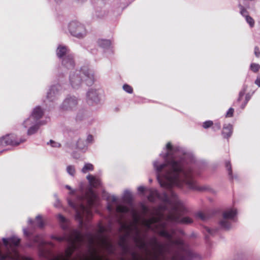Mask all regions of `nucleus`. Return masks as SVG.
<instances>
[{
	"label": "nucleus",
	"instance_id": "58",
	"mask_svg": "<svg viewBox=\"0 0 260 260\" xmlns=\"http://www.w3.org/2000/svg\"><path fill=\"white\" fill-rule=\"evenodd\" d=\"M80 141L81 140H79L77 143V147L78 148H80V149H81L82 148L80 146Z\"/></svg>",
	"mask_w": 260,
	"mask_h": 260
},
{
	"label": "nucleus",
	"instance_id": "7",
	"mask_svg": "<svg viewBox=\"0 0 260 260\" xmlns=\"http://www.w3.org/2000/svg\"><path fill=\"white\" fill-rule=\"evenodd\" d=\"M25 141V139L19 138L14 134H7L0 138V146H18Z\"/></svg>",
	"mask_w": 260,
	"mask_h": 260
},
{
	"label": "nucleus",
	"instance_id": "48",
	"mask_svg": "<svg viewBox=\"0 0 260 260\" xmlns=\"http://www.w3.org/2000/svg\"><path fill=\"white\" fill-rule=\"evenodd\" d=\"M156 229L160 228L161 230L162 229H166L167 227V224L166 222H161L156 225Z\"/></svg>",
	"mask_w": 260,
	"mask_h": 260
},
{
	"label": "nucleus",
	"instance_id": "62",
	"mask_svg": "<svg viewBox=\"0 0 260 260\" xmlns=\"http://www.w3.org/2000/svg\"><path fill=\"white\" fill-rule=\"evenodd\" d=\"M206 238L207 239L208 238V236H206Z\"/></svg>",
	"mask_w": 260,
	"mask_h": 260
},
{
	"label": "nucleus",
	"instance_id": "42",
	"mask_svg": "<svg viewBox=\"0 0 260 260\" xmlns=\"http://www.w3.org/2000/svg\"><path fill=\"white\" fill-rule=\"evenodd\" d=\"M212 128L214 131H219L221 128V124L219 122L213 123Z\"/></svg>",
	"mask_w": 260,
	"mask_h": 260
},
{
	"label": "nucleus",
	"instance_id": "4",
	"mask_svg": "<svg viewBox=\"0 0 260 260\" xmlns=\"http://www.w3.org/2000/svg\"><path fill=\"white\" fill-rule=\"evenodd\" d=\"M70 80L73 88L79 87L82 81H84L87 86L92 85L94 82L93 75L85 67L82 68L80 71L71 74Z\"/></svg>",
	"mask_w": 260,
	"mask_h": 260
},
{
	"label": "nucleus",
	"instance_id": "54",
	"mask_svg": "<svg viewBox=\"0 0 260 260\" xmlns=\"http://www.w3.org/2000/svg\"><path fill=\"white\" fill-rule=\"evenodd\" d=\"M255 83L259 87H260V79L257 78L255 81Z\"/></svg>",
	"mask_w": 260,
	"mask_h": 260
},
{
	"label": "nucleus",
	"instance_id": "17",
	"mask_svg": "<svg viewBox=\"0 0 260 260\" xmlns=\"http://www.w3.org/2000/svg\"><path fill=\"white\" fill-rule=\"evenodd\" d=\"M233 129V125L231 124H225L223 127L222 135L224 138L229 139L232 135Z\"/></svg>",
	"mask_w": 260,
	"mask_h": 260
},
{
	"label": "nucleus",
	"instance_id": "35",
	"mask_svg": "<svg viewBox=\"0 0 260 260\" xmlns=\"http://www.w3.org/2000/svg\"><path fill=\"white\" fill-rule=\"evenodd\" d=\"M213 124V122L211 120H207L203 123L202 126L205 129H207L209 127H212Z\"/></svg>",
	"mask_w": 260,
	"mask_h": 260
},
{
	"label": "nucleus",
	"instance_id": "61",
	"mask_svg": "<svg viewBox=\"0 0 260 260\" xmlns=\"http://www.w3.org/2000/svg\"><path fill=\"white\" fill-rule=\"evenodd\" d=\"M165 197H166V198H167V194H165Z\"/></svg>",
	"mask_w": 260,
	"mask_h": 260
},
{
	"label": "nucleus",
	"instance_id": "57",
	"mask_svg": "<svg viewBox=\"0 0 260 260\" xmlns=\"http://www.w3.org/2000/svg\"><path fill=\"white\" fill-rule=\"evenodd\" d=\"M66 188H67L69 190H71V193H74V191L73 190H72V188H71V186H70L69 185H67L66 186Z\"/></svg>",
	"mask_w": 260,
	"mask_h": 260
},
{
	"label": "nucleus",
	"instance_id": "46",
	"mask_svg": "<svg viewBox=\"0 0 260 260\" xmlns=\"http://www.w3.org/2000/svg\"><path fill=\"white\" fill-rule=\"evenodd\" d=\"M57 218H58L59 221L62 224H63L66 222V218L63 215H62L61 214L58 215Z\"/></svg>",
	"mask_w": 260,
	"mask_h": 260
},
{
	"label": "nucleus",
	"instance_id": "47",
	"mask_svg": "<svg viewBox=\"0 0 260 260\" xmlns=\"http://www.w3.org/2000/svg\"><path fill=\"white\" fill-rule=\"evenodd\" d=\"M131 255L133 260H143L135 252H133Z\"/></svg>",
	"mask_w": 260,
	"mask_h": 260
},
{
	"label": "nucleus",
	"instance_id": "23",
	"mask_svg": "<svg viewBox=\"0 0 260 260\" xmlns=\"http://www.w3.org/2000/svg\"><path fill=\"white\" fill-rule=\"evenodd\" d=\"M159 198V193L156 190H151L148 197V199L151 202H154L156 198Z\"/></svg>",
	"mask_w": 260,
	"mask_h": 260
},
{
	"label": "nucleus",
	"instance_id": "18",
	"mask_svg": "<svg viewBox=\"0 0 260 260\" xmlns=\"http://www.w3.org/2000/svg\"><path fill=\"white\" fill-rule=\"evenodd\" d=\"M134 241L139 248L144 249L147 252H148L147 244L143 239L139 236H137L134 238Z\"/></svg>",
	"mask_w": 260,
	"mask_h": 260
},
{
	"label": "nucleus",
	"instance_id": "20",
	"mask_svg": "<svg viewBox=\"0 0 260 260\" xmlns=\"http://www.w3.org/2000/svg\"><path fill=\"white\" fill-rule=\"evenodd\" d=\"M102 245L110 253H113L114 251V247L113 244L108 242L105 238H102L101 240Z\"/></svg>",
	"mask_w": 260,
	"mask_h": 260
},
{
	"label": "nucleus",
	"instance_id": "22",
	"mask_svg": "<svg viewBox=\"0 0 260 260\" xmlns=\"http://www.w3.org/2000/svg\"><path fill=\"white\" fill-rule=\"evenodd\" d=\"M98 44L99 46L102 48H107L110 46L111 44V42L110 40L99 39L98 41Z\"/></svg>",
	"mask_w": 260,
	"mask_h": 260
},
{
	"label": "nucleus",
	"instance_id": "14",
	"mask_svg": "<svg viewBox=\"0 0 260 260\" xmlns=\"http://www.w3.org/2000/svg\"><path fill=\"white\" fill-rule=\"evenodd\" d=\"M89 242L90 245L89 252L91 256V258L89 259L85 258L83 260H103V258L98 255L97 250L92 246L94 243V239L93 237L90 236L89 238Z\"/></svg>",
	"mask_w": 260,
	"mask_h": 260
},
{
	"label": "nucleus",
	"instance_id": "10",
	"mask_svg": "<svg viewBox=\"0 0 260 260\" xmlns=\"http://www.w3.org/2000/svg\"><path fill=\"white\" fill-rule=\"evenodd\" d=\"M237 214L236 209H230L223 212V219L220 221L221 226L225 229L229 230L231 228V223L227 219H233Z\"/></svg>",
	"mask_w": 260,
	"mask_h": 260
},
{
	"label": "nucleus",
	"instance_id": "25",
	"mask_svg": "<svg viewBox=\"0 0 260 260\" xmlns=\"http://www.w3.org/2000/svg\"><path fill=\"white\" fill-rule=\"evenodd\" d=\"M44 124V123H41L40 122H39V123H37V124H35V125L31 126L28 129V131H27L28 135H31L35 134V133H36L37 131H38V129H39V126L41 124Z\"/></svg>",
	"mask_w": 260,
	"mask_h": 260
},
{
	"label": "nucleus",
	"instance_id": "60",
	"mask_svg": "<svg viewBox=\"0 0 260 260\" xmlns=\"http://www.w3.org/2000/svg\"><path fill=\"white\" fill-rule=\"evenodd\" d=\"M103 228H101V229H100V232H103Z\"/></svg>",
	"mask_w": 260,
	"mask_h": 260
},
{
	"label": "nucleus",
	"instance_id": "26",
	"mask_svg": "<svg viewBox=\"0 0 260 260\" xmlns=\"http://www.w3.org/2000/svg\"><path fill=\"white\" fill-rule=\"evenodd\" d=\"M57 89L56 86H53L51 87V89H50L49 92L48 93L47 97L48 99H49L50 101H53V99H52V96H54L55 94V91H57Z\"/></svg>",
	"mask_w": 260,
	"mask_h": 260
},
{
	"label": "nucleus",
	"instance_id": "1",
	"mask_svg": "<svg viewBox=\"0 0 260 260\" xmlns=\"http://www.w3.org/2000/svg\"><path fill=\"white\" fill-rule=\"evenodd\" d=\"M168 152L165 155V162L159 164L156 161L153 166L157 172V179L161 186L170 189L173 186L181 187L186 184L192 189L204 190V187H200L193 179V173L190 168H186L182 159H175L173 156L174 148L171 142L166 145Z\"/></svg>",
	"mask_w": 260,
	"mask_h": 260
},
{
	"label": "nucleus",
	"instance_id": "12",
	"mask_svg": "<svg viewBox=\"0 0 260 260\" xmlns=\"http://www.w3.org/2000/svg\"><path fill=\"white\" fill-rule=\"evenodd\" d=\"M84 240V237L81 233L77 230H74L68 237L67 242L70 244L76 245V243H82Z\"/></svg>",
	"mask_w": 260,
	"mask_h": 260
},
{
	"label": "nucleus",
	"instance_id": "27",
	"mask_svg": "<svg viewBox=\"0 0 260 260\" xmlns=\"http://www.w3.org/2000/svg\"><path fill=\"white\" fill-rule=\"evenodd\" d=\"M116 210L118 213H126L129 211V209L125 206L118 205L116 207Z\"/></svg>",
	"mask_w": 260,
	"mask_h": 260
},
{
	"label": "nucleus",
	"instance_id": "52",
	"mask_svg": "<svg viewBox=\"0 0 260 260\" xmlns=\"http://www.w3.org/2000/svg\"><path fill=\"white\" fill-rule=\"evenodd\" d=\"M93 140V136L91 135H89L87 138L86 141L88 143H91V142H92Z\"/></svg>",
	"mask_w": 260,
	"mask_h": 260
},
{
	"label": "nucleus",
	"instance_id": "8",
	"mask_svg": "<svg viewBox=\"0 0 260 260\" xmlns=\"http://www.w3.org/2000/svg\"><path fill=\"white\" fill-rule=\"evenodd\" d=\"M69 29L71 34L76 38H82L86 34L84 26L81 23L72 21L69 25Z\"/></svg>",
	"mask_w": 260,
	"mask_h": 260
},
{
	"label": "nucleus",
	"instance_id": "5",
	"mask_svg": "<svg viewBox=\"0 0 260 260\" xmlns=\"http://www.w3.org/2000/svg\"><path fill=\"white\" fill-rule=\"evenodd\" d=\"M56 54L59 58H62V63L66 68L71 69L74 67L73 57L69 53L66 47L59 46L57 49Z\"/></svg>",
	"mask_w": 260,
	"mask_h": 260
},
{
	"label": "nucleus",
	"instance_id": "53",
	"mask_svg": "<svg viewBox=\"0 0 260 260\" xmlns=\"http://www.w3.org/2000/svg\"><path fill=\"white\" fill-rule=\"evenodd\" d=\"M145 188L144 186H139L138 188V190L141 193H143L145 191Z\"/></svg>",
	"mask_w": 260,
	"mask_h": 260
},
{
	"label": "nucleus",
	"instance_id": "31",
	"mask_svg": "<svg viewBox=\"0 0 260 260\" xmlns=\"http://www.w3.org/2000/svg\"><path fill=\"white\" fill-rule=\"evenodd\" d=\"M67 172L72 176H74L76 173V171L74 166L70 165L67 168Z\"/></svg>",
	"mask_w": 260,
	"mask_h": 260
},
{
	"label": "nucleus",
	"instance_id": "63",
	"mask_svg": "<svg viewBox=\"0 0 260 260\" xmlns=\"http://www.w3.org/2000/svg\"><path fill=\"white\" fill-rule=\"evenodd\" d=\"M3 151H0V153H1Z\"/></svg>",
	"mask_w": 260,
	"mask_h": 260
},
{
	"label": "nucleus",
	"instance_id": "51",
	"mask_svg": "<svg viewBox=\"0 0 260 260\" xmlns=\"http://www.w3.org/2000/svg\"><path fill=\"white\" fill-rule=\"evenodd\" d=\"M50 142L51 144L52 145V147H60V145L59 144L56 143L52 140H50Z\"/></svg>",
	"mask_w": 260,
	"mask_h": 260
},
{
	"label": "nucleus",
	"instance_id": "41",
	"mask_svg": "<svg viewBox=\"0 0 260 260\" xmlns=\"http://www.w3.org/2000/svg\"><path fill=\"white\" fill-rule=\"evenodd\" d=\"M225 167L228 170L229 175L231 176V178H233L232 166L230 161H226L225 162Z\"/></svg>",
	"mask_w": 260,
	"mask_h": 260
},
{
	"label": "nucleus",
	"instance_id": "3",
	"mask_svg": "<svg viewBox=\"0 0 260 260\" xmlns=\"http://www.w3.org/2000/svg\"><path fill=\"white\" fill-rule=\"evenodd\" d=\"M85 197L87 200V205L85 206L81 204L80 205L79 209L76 210L75 215L76 219L79 221L81 225L83 222L84 215H90L91 214V208L96 200V196L91 188L86 192Z\"/></svg>",
	"mask_w": 260,
	"mask_h": 260
},
{
	"label": "nucleus",
	"instance_id": "28",
	"mask_svg": "<svg viewBox=\"0 0 260 260\" xmlns=\"http://www.w3.org/2000/svg\"><path fill=\"white\" fill-rule=\"evenodd\" d=\"M94 169L93 166L91 164H86L82 169V172L86 173L88 171H93Z\"/></svg>",
	"mask_w": 260,
	"mask_h": 260
},
{
	"label": "nucleus",
	"instance_id": "34",
	"mask_svg": "<svg viewBox=\"0 0 260 260\" xmlns=\"http://www.w3.org/2000/svg\"><path fill=\"white\" fill-rule=\"evenodd\" d=\"M246 22L249 24L251 27H253L254 25V20L249 15H246L245 17Z\"/></svg>",
	"mask_w": 260,
	"mask_h": 260
},
{
	"label": "nucleus",
	"instance_id": "15",
	"mask_svg": "<svg viewBox=\"0 0 260 260\" xmlns=\"http://www.w3.org/2000/svg\"><path fill=\"white\" fill-rule=\"evenodd\" d=\"M77 104V99L75 97H70L67 98L62 103V108L63 110H68L72 109L76 107Z\"/></svg>",
	"mask_w": 260,
	"mask_h": 260
},
{
	"label": "nucleus",
	"instance_id": "32",
	"mask_svg": "<svg viewBox=\"0 0 260 260\" xmlns=\"http://www.w3.org/2000/svg\"><path fill=\"white\" fill-rule=\"evenodd\" d=\"M260 69V66L255 63H252L250 64V70L254 73H257Z\"/></svg>",
	"mask_w": 260,
	"mask_h": 260
},
{
	"label": "nucleus",
	"instance_id": "30",
	"mask_svg": "<svg viewBox=\"0 0 260 260\" xmlns=\"http://www.w3.org/2000/svg\"><path fill=\"white\" fill-rule=\"evenodd\" d=\"M159 243L158 241L157 238L155 237H152L150 239L149 244L152 247L153 249L157 246V245Z\"/></svg>",
	"mask_w": 260,
	"mask_h": 260
},
{
	"label": "nucleus",
	"instance_id": "50",
	"mask_svg": "<svg viewBox=\"0 0 260 260\" xmlns=\"http://www.w3.org/2000/svg\"><path fill=\"white\" fill-rule=\"evenodd\" d=\"M120 247L125 253L127 252L129 250V248L127 244L124 245L123 246H120Z\"/></svg>",
	"mask_w": 260,
	"mask_h": 260
},
{
	"label": "nucleus",
	"instance_id": "2",
	"mask_svg": "<svg viewBox=\"0 0 260 260\" xmlns=\"http://www.w3.org/2000/svg\"><path fill=\"white\" fill-rule=\"evenodd\" d=\"M158 233L160 236L168 239L171 245H174L175 250L172 254V260H186L190 253L183 240H173L174 232L169 233L166 229L160 230Z\"/></svg>",
	"mask_w": 260,
	"mask_h": 260
},
{
	"label": "nucleus",
	"instance_id": "59",
	"mask_svg": "<svg viewBox=\"0 0 260 260\" xmlns=\"http://www.w3.org/2000/svg\"><path fill=\"white\" fill-rule=\"evenodd\" d=\"M108 209L109 211H111L112 210V208L110 206H109L108 207Z\"/></svg>",
	"mask_w": 260,
	"mask_h": 260
},
{
	"label": "nucleus",
	"instance_id": "16",
	"mask_svg": "<svg viewBox=\"0 0 260 260\" xmlns=\"http://www.w3.org/2000/svg\"><path fill=\"white\" fill-rule=\"evenodd\" d=\"M87 103L89 105H92L93 103H97L99 101V98L95 90L91 89L87 94Z\"/></svg>",
	"mask_w": 260,
	"mask_h": 260
},
{
	"label": "nucleus",
	"instance_id": "19",
	"mask_svg": "<svg viewBox=\"0 0 260 260\" xmlns=\"http://www.w3.org/2000/svg\"><path fill=\"white\" fill-rule=\"evenodd\" d=\"M169 246H172L170 243L167 245H164L161 243H159L156 247L154 248V253L153 254H156L158 255L162 254V253L167 250L168 247Z\"/></svg>",
	"mask_w": 260,
	"mask_h": 260
},
{
	"label": "nucleus",
	"instance_id": "6",
	"mask_svg": "<svg viewBox=\"0 0 260 260\" xmlns=\"http://www.w3.org/2000/svg\"><path fill=\"white\" fill-rule=\"evenodd\" d=\"M180 209L179 207L175 206L173 209L167 216V220L184 224H189L192 222V219L189 217L181 218L180 216Z\"/></svg>",
	"mask_w": 260,
	"mask_h": 260
},
{
	"label": "nucleus",
	"instance_id": "29",
	"mask_svg": "<svg viewBox=\"0 0 260 260\" xmlns=\"http://www.w3.org/2000/svg\"><path fill=\"white\" fill-rule=\"evenodd\" d=\"M36 220L38 226H39L40 228H42L44 227V222L43 219H42V217L41 215H38L36 217Z\"/></svg>",
	"mask_w": 260,
	"mask_h": 260
},
{
	"label": "nucleus",
	"instance_id": "9",
	"mask_svg": "<svg viewBox=\"0 0 260 260\" xmlns=\"http://www.w3.org/2000/svg\"><path fill=\"white\" fill-rule=\"evenodd\" d=\"M43 114L44 112L41 108L40 107H37L34 109L31 116L24 121L23 123L24 126L27 127L31 124L37 122L43 116Z\"/></svg>",
	"mask_w": 260,
	"mask_h": 260
},
{
	"label": "nucleus",
	"instance_id": "11",
	"mask_svg": "<svg viewBox=\"0 0 260 260\" xmlns=\"http://www.w3.org/2000/svg\"><path fill=\"white\" fill-rule=\"evenodd\" d=\"M246 91V89L244 88L240 91L237 101L234 103L235 105H239V106L242 109H243L245 107L251 98V95L249 93L246 94L244 98Z\"/></svg>",
	"mask_w": 260,
	"mask_h": 260
},
{
	"label": "nucleus",
	"instance_id": "43",
	"mask_svg": "<svg viewBox=\"0 0 260 260\" xmlns=\"http://www.w3.org/2000/svg\"><path fill=\"white\" fill-rule=\"evenodd\" d=\"M142 223L144 226L147 227L148 229H150L151 227V225L152 224L151 223L150 221L149 220V219H144L142 221Z\"/></svg>",
	"mask_w": 260,
	"mask_h": 260
},
{
	"label": "nucleus",
	"instance_id": "56",
	"mask_svg": "<svg viewBox=\"0 0 260 260\" xmlns=\"http://www.w3.org/2000/svg\"><path fill=\"white\" fill-rule=\"evenodd\" d=\"M153 259L151 260H158V256L156 254H153Z\"/></svg>",
	"mask_w": 260,
	"mask_h": 260
},
{
	"label": "nucleus",
	"instance_id": "45",
	"mask_svg": "<svg viewBox=\"0 0 260 260\" xmlns=\"http://www.w3.org/2000/svg\"><path fill=\"white\" fill-rule=\"evenodd\" d=\"M205 231L207 232L209 234L211 235H213L215 234L217 232V230L211 229L208 227H205L204 228Z\"/></svg>",
	"mask_w": 260,
	"mask_h": 260
},
{
	"label": "nucleus",
	"instance_id": "37",
	"mask_svg": "<svg viewBox=\"0 0 260 260\" xmlns=\"http://www.w3.org/2000/svg\"><path fill=\"white\" fill-rule=\"evenodd\" d=\"M126 244V237L125 236H121L119 238L118 245L120 246H123L124 245Z\"/></svg>",
	"mask_w": 260,
	"mask_h": 260
},
{
	"label": "nucleus",
	"instance_id": "38",
	"mask_svg": "<svg viewBox=\"0 0 260 260\" xmlns=\"http://www.w3.org/2000/svg\"><path fill=\"white\" fill-rule=\"evenodd\" d=\"M160 219L161 217L160 216H153L149 219L152 224L159 222Z\"/></svg>",
	"mask_w": 260,
	"mask_h": 260
},
{
	"label": "nucleus",
	"instance_id": "49",
	"mask_svg": "<svg viewBox=\"0 0 260 260\" xmlns=\"http://www.w3.org/2000/svg\"><path fill=\"white\" fill-rule=\"evenodd\" d=\"M254 54L256 57L260 56V50L257 46H255L254 48Z\"/></svg>",
	"mask_w": 260,
	"mask_h": 260
},
{
	"label": "nucleus",
	"instance_id": "21",
	"mask_svg": "<svg viewBox=\"0 0 260 260\" xmlns=\"http://www.w3.org/2000/svg\"><path fill=\"white\" fill-rule=\"evenodd\" d=\"M87 179L89 181L90 184L93 187H97L100 185V181L94 176L89 175L87 176Z\"/></svg>",
	"mask_w": 260,
	"mask_h": 260
},
{
	"label": "nucleus",
	"instance_id": "33",
	"mask_svg": "<svg viewBox=\"0 0 260 260\" xmlns=\"http://www.w3.org/2000/svg\"><path fill=\"white\" fill-rule=\"evenodd\" d=\"M196 216L198 218L201 219L202 220H206L209 218V216L206 214L202 212L197 213Z\"/></svg>",
	"mask_w": 260,
	"mask_h": 260
},
{
	"label": "nucleus",
	"instance_id": "40",
	"mask_svg": "<svg viewBox=\"0 0 260 260\" xmlns=\"http://www.w3.org/2000/svg\"><path fill=\"white\" fill-rule=\"evenodd\" d=\"M239 7L240 9V13L242 16L246 17V15H248V11L246 10L245 8H244L243 6H242L241 5H239Z\"/></svg>",
	"mask_w": 260,
	"mask_h": 260
},
{
	"label": "nucleus",
	"instance_id": "24",
	"mask_svg": "<svg viewBox=\"0 0 260 260\" xmlns=\"http://www.w3.org/2000/svg\"><path fill=\"white\" fill-rule=\"evenodd\" d=\"M32 241L35 243H38L41 246H43L46 244L45 242L43 239V237L41 235H36L32 239Z\"/></svg>",
	"mask_w": 260,
	"mask_h": 260
},
{
	"label": "nucleus",
	"instance_id": "36",
	"mask_svg": "<svg viewBox=\"0 0 260 260\" xmlns=\"http://www.w3.org/2000/svg\"><path fill=\"white\" fill-rule=\"evenodd\" d=\"M123 89L128 93H132L133 92V87L127 84H125L123 85Z\"/></svg>",
	"mask_w": 260,
	"mask_h": 260
},
{
	"label": "nucleus",
	"instance_id": "44",
	"mask_svg": "<svg viewBox=\"0 0 260 260\" xmlns=\"http://www.w3.org/2000/svg\"><path fill=\"white\" fill-rule=\"evenodd\" d=\"M234 109L233 108H230L227 111L225 117H232L234 115Z\"/></svg>",
	"mask_w": 260,
	"mask_h": 260
},
{
	"label": "nucleus",
	"instance_id": "55",
	"mask_svg": "<svg viewBox=\"0 0 260 260\" xmlns=\"http://www.w3.org/2000/svg\"><path fill=\"white\" fill-rule=\"evenodd\" d=\"M122 227L124 229H126V230H130V229H131L130 226L126 225H122Z\"/></svg>",
	"mask_w": 260,
	"mask_h": 260
},
{
	"label": "nucleus",
	"instance_id": "39",
	"mask_svg": "<svg viewBox=\"0 0 260 260\" xmlns=\"http://www.w3.org/2000/svg\"><path fill=\"white\" fill-rule=\"evenodd\" d=\"M52 239H55L58 241H67L68 240V237L66 236H53Z\"/></svg>",
	"mask_w": 260,
	"mask_h": 260
},
{
	"label": "nucleus",
	"instance_id": "13",
	"mask_svg": "<svg viewBox=\"0 0 260 260\" xmlns=\"http://www.w3.org/2000/svg\"><path fill=\"white\" fill-rule=\"evenodd\" d=\"M77 249V245L76 244H71L65 250V254L66 257H64L63 255L61 254L55 256L51 260H70L69 258L71 257L74 251Z\"/></svg>",
	"mask_w": 260,
	"mask_h": 260
}]
</instances>
